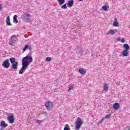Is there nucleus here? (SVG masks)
Wrapping results in <instances>:
<instances>
[{
	"label": "nucleus",
	"mask_w": 130,
	"mask_h": 130,
	"mask_svg": "<svg viewBox=\"0 0 130 130\" xmlns=\"http://www.w3.org/2000/svg\"><path fill=\"white\" fill-rule=\"evenodd\" d=\"M31 55H32V53H28L25 57L22 58V62H24V63H26L29 65L30 63L33 61V58H32Z\"/></svg>",
	"instance_id": "nucleus-1"
},
{
	"label": "nucleus",
	"mask_w": 130,
	"mask_h": 130,
	"mask_svg": "<svg viewBox=\"0 0 130 130\" xmlns=\"http://www.w3.org/2000/svg\"><path fill=\"white\" fill-rule=\"evenodd\" d=\"M31 14H30V12L29 11L26 12H24V14L21 16V19L25 21L26 23H29L31 22Z\"/></svg>",
	"instance_id": "nucleus-2"
},
{
	"label": "nucleus",
	"mask_w": 130,
	"mask_h": 130,
	"mask_svg": "<svg viewBox=\"0 0 130 130\" xmlns=\"http://www.w3.org/2000/svg\"><path fill=\"white\" fill-rule=\"evenodd\" d=\"M82 124L83 121L80 117H78L75 123V130H79Z\"/></svg>",
	"instance_id": "nucleus-3"
},
{
	"label": "nucleus",
	"mask_w": 130,
	"mask_h": 130,
	"mask_svg": "<svg viewBox=\"0 0 130 130\" xmlns=\"http://www.w3.org/2000/svg\"><path fill=\"white\" fill-rule=\"evenodd\" d=\"M18 40V38L16 35H12L9 40V44L11 46H14L15 45V42Z\"/></svg>",
	"instance_id": "nucleus-4"
},
{
	"label": "nucleus",
	"mask_w": 130,
	"mask_h": 130,
	"mask_svg": "<svg viewBox=\"0 0 130 130\" xmlns=\"http://www.w3.org/2000/svg\"><path fill=\"white\" fill-rule=\"evenodd\" d=\"M22 68L19 72L20 75H22V74L25 72V71L27 70V68H28L29 64H27L26 63H24V62H22Z\"/></svg>",
	"instance_id": "nucleus-5"
},
{
	"label": "nucleus",
	"mask_w": 130,
	"mask_h": 130,
	"mask_svg": "<svg viewBox=\"0 0 130 130\" xmlns=\"http://www.w3.org/2000/svg\"><path fill=\"white\" fill-rule=\"evenodd\" d=\"M10 66H11V63H10V60L9 59L4 60L2 63V67H3L4 69H9Z\"/></svg>",
	"instance_id": "nucleus-6"
},
{
	"label": "nucleus",
	"mask_w": 130,
	"mask_h": 130,
	"mask_svg": "<svg viewBox=\"0 0 130 130\" xmlns=\"http://www.w3.org/2000/svg\"><path fill=\"white\" fill-rule=\"evenodd\" d=\"M45 107L48 110H51L52 107H53V104H52V102H48L46 103Z\"/></svg>",
	"instance_id": "nucleus-7"
},
{
	"label": "nucleus",
	"mask_w": 130,
	"mask_h": 130,
	"mask_svg": "<svg viewBox=\"0 0 130 130\" xmlns=\"http://www.w3.org/2000/svg\"><path fill=\"white\" fill-rule=\"evenodd\" d=\"M7 119L9 121V123H14V121H15L14 115H9Z\"/></svg>",
	"instance_id": "nucleus-8"
},
{
	"label": "nucleus",
	"mask_w": 130,
	"mask_h": 130,
	"mask_svg": "<svg viewBox=\"0 0 130 130\" xmlns=\"http://www.w3.org/2000/svg\"><path fill=\"white\" fill-rule=\"evenodd\" d=\"M18 64H19V62H15V63H13L12 64V67H11V69H12V70H18Z\"/></svg>",
	"instance_id": "nucleus-9"
},
{
	"label": "nucleus",
	"mask_w": 130,
	"mask_h": 130,
	"mask_svg": "<svg viewBox=\"0 0 130 130\" xmlns=\"http://www.w3.org/2000/svg\"><path fill=\"white\" fill-rule=\"evenodd\" d=\"M113 108L115 110H118L119 108H120V105L118 103H115L113 105Z\"/></svg>",
	"instance_id": "nucleus-10"
},
{
	"label": "nucleus",
	"mask_w": 130,
	"mask_h": 130,
	"mask_svg": "<svg viewBox=\"0 0 130 130\" xmlns=\"http://www.w3.org/2000/svg\"><path fill=\"white\" fill-rule=\"evenodd\" d=\"M74 0H70L68 1V3L67 4V7L68 8H71L74 6Z\"/></svg>",
	"instance_id": "nucleus-11"
},
{
	"label": "nucleus",
	"mask_w": 130,
	"mask_h": 130,
	"mask_svg": "<svg viewBox=\"0 0 130 130\" xmlns=\"http://www.w3.org/2000/svg\"><path fill=\"white\" fill-rule=\"evenodd\" d=\"M110 114H108L105 117H103L102 119L100 121V123H102V122H103V121H104V119H108V118H110Z\"/></svg>",
	"instance_id": "nucleus-12"
},
{
	"label": "nucleus",
	"mask_w": 130,
	"mask_h": 130,
	"mask_svg": "<svg viewBox=\"0 0 130 130\" xmlns=\"http://www.w3.org/2000/svg\"><path fill=\"white\" fill-rule=\"evenodd\" d=\"M113 26L114 27H118L119 26L118 22H117V18L116 17L114 18V21L113 24Z\"/></svg>",
	"instance_id": "nucleus-13"
},
{
	"label": "nucleus",
	"mask_w": 130,
	"mask_h": 130,
	"mask_svg": "<svg viewBox=\"0 0 130 130\" xmlns=\"http://www.w3.org/2000/svg\"><path fill=\"white\" fill-rule=\"evenodd\" d=\"M0 125L1 126H2V127H4V128H6V127L8 126V124L6 123V122L5 121H2L1 122Z\"/></svg>",
	"instance_id": "nucleus-14"
},
{
	"label": "nucleus",
	"mask_w": 130,
	"mask_h": 130,
	"mask_svg": "<svg viewBox=\"0 0 130 130\" xmlns=\"http://www.w3.org/2000/svg\"><path fill=\"white\" fill-rule=\"evenodd\" d=\"M6 25L7 26H11V21L10 20V16H8L6 18Z\"/></svg>",
	"instance_id": "nucleus-15"
},
{
	"label": "nucleus",
	"mask_w": 130,
	"mask_h": 130,
	"mask_svg": "<svg viewBox=\"0 0 130 130\" xmlns=\"http://www.w3.org/2000/svg\"><path fill=\"white\" fill-rule=\"evenodd\" d=\"M128 50H124L122 52V54L123 55V56H127V55H128Z\"/></svg>",
	"instance_id": "nucleus-16"
},
{
	"label": "nucleus",
	"mask_w": 130,
	"mask_h": 130,
	"mask_svg": "<svg viewBox=\"0 0 130 130\" xmlns=\"http://www.w3.org/2000/svg\"><path fill=\"white\" fill-rule=\"evenodd\" d=\"M17 18H18V16L16 15H14L13 17V22L14 23H15V24H18V22H19L18 21Z\"/></svg>",
	"instance_id": "nucleus-17"
},
{
	"label": "nucleus",
	"mask_w": 130,
	"mask_h": 130,
	"mask_svg": "<svg viewBox=\"0 0 130 130\" xmlns=\"http://www.w3.org/2000/svg\"><path fill=\"white\" fill-rule=\"evenodd\" d=\"M9 60L10 61V62L11 64L13 63H16V58L15 57H11L9 59Z\"/></svg>",
	"instance_id": "nucleus-18"
},
{
	"label": "nucleus",
	"mask_w": 130,
	"mask_h": 130,
	"mask_svg": "<svg viewBox=\"0 0 130 130\" xmlns=\"http://www.w3.org/2000/svg\"><path fill=\"white\" fill-rule=\"evenodd\" d=\"M58 2L59 6H62L64 3H66V0H57Z\"/></svg>",
	"instance_id": "nucleus-19"
},
{
	"label": "nucleus",
	"mask_w": 130,
	"mask_h": 130,
	"mask_svg": "<svg viewBox=\"0 0 130 130\" xmlns=\"http://www.w3.org/2000/svg\"><path fill=\"white\" fill-rule=\"evenodd\" d=\"M108 34H111V35H114V34H115V31H114V29H110L108 32Z\"/></svg>",
	"instance_id": "nucleus-20"
},
{
	"label": "nucleus",
	"mask_w": 130,
	"mask_h": 130,
	"mask_svg": "<svg viewBox=\"0 0 130 130\" xmlns=\"http://www.w3.org/2000/svg\"><path fill=\"white\" fill-rule=\"evenodd\" d=\"M78 72L81 75H85V74H86V71L84 70V69H79Z\"/></svg>",
	"instance_id": "nucleus-21"
},
{
	"label": "nucleus",
	"mask_w": 130,
	"mask_h": 130,
	"mask_svg": "<svg viewBox=\"0 0 130 130\" xmlns=\"http://www.w3.org/2000/svg\"><path fill=\"white\" fill-rule=\"evenodd\" d=\"M123 47L125 49V50H128L129 49V46H128V44H124L123 45Z\"/></svg>",
	"instance_id": "nucleus-22"
},
{
	"label": "nucleus",
	"mask_w": 130,
	"mask_h": 130,
	"mask_svg": "<svg viewBox=\"0 0 130 130\" xmlns=\"http://www.w3.org/2000/svg\"><path fill=\"white\" fill-rule=\"evenodd\" d=\"M104 90L105 91H108V86L107 83H105L104 85Z\"/></svg>",
	"instance_id": "nucleus-23"
},
{
	"label": "nucleus",
	"mask_w": 130,
	"mask_h": 130,
	"mask_svg": "<svg viewBox=\"0 0 130 130\" xmlns=\"http://www.w3.org/2000/svg\"><path fill=\"white\" fill-rule=\"evenodd\" d=\"M67 5H68V4L66 3L65 4L62 5L61 7V9H64V10H67V9H68V7H67Z\"/></svg>",
	"instance_id": "nucleus-24"
},
{
	"label": "nucleus",
	"mask_w": 130,
	"mask_h": 130,
	"mask_svg": "<svg viewBox=\"0 0 130 130\" xmlns=\"http://www.w3.org/2000/svg\"><path fill=\"white\" fill-rule=\"evenodd\" d=\"M107 6L105 5L104 6L102 7V9L104 11H105L106 12H107V11H108V9H107Z\"/></svg>",
	"instance_id": "nucleus-25"
},
{
	"label": "nucleus",
	"mask_w": 130,
	"mask_h": 130,
	"mask_svg": "<svg viewBox=\"0 0 130 130\" xmlns=\"http://www.w3.org/2000/svg\"><path fill=\"white\" fill-rule=\"evenodd\" d=\"M28 48H29V45H25V46L23 49V51H26V50H27Z\"/></svg>",
	"instance_id": "nucleus-26"
},
{
	"label": "nucleus",
	"mask_w": 130,
	"mask_h": 130,
	"mask_svg": "<svg viewBox=\"0 0 130 130\" xmlns=\"http://www.w3.org/2000/svg\"><path fill=\"white\" fill-rule=\"evenodd\" d=\"M42 122H43V121H42V120H38L36 121V123H39V124H41Z\"/></svg>",
	"instance_id": "nucleus-27"
},
{
	"label": "nucleus",
	"mask_w": 130,
	"mask_h": 130,
	"mask_svg": "<svg viewBox=\"0 0 130 130\" xmlns=\"http://www.w3.org/2000/svg\"><path fill=\"white\" fill-rule=\"evenodd\" d=\"M46 61H51V57H47L46 59Z\"/></svg>",
	"instance_id": "nucleus-28"
},
{
	"label": "nucleus",
	"mask_w": 130,
	"mask_h": 130,
	"mask_svg": "<svg viewBox=\"0 0 130 130\" xmlns=\"http://www.w3.org/2000/svg\"><path fill=\"white\" fill-rule=\"evenodd\" d=\"M120 42H122V43H124V42H125V40H124V39L123 38H122L121 39Z\"/></svg>",
	"instance_id": "nucleus-29"
},
{
	"label": "nucleus",
	"mask_w": 130,
	"mask_h": 130,
	"mask_svg": "<svg viewBox=\"0 0 130 130\" xmlns=\"http://www.w3.org/2000/svg\"><path fill=\"white\" fill-rule=\"evenodd\" d=\"M72 89H74V87L70 86L69 88V91H71Z\"/></svg>",
	"instance_id": "nucleus-30"
},
{
	"label": "nucleus",
	"mask_w": 130,
	"mask_h": 130,
	"mask_svg": "<svg viewBox=\"0 0 130 130\" xmlns=\"http://www.w3.org/2000/svg\"><path fill=\"white\" fill-rule=\"evenodd\" d=\"M117 41H120V42L121 39L120 38H117Z\"/></svg>",
	"instance_id": "nucleus-31"
},
{
	"label": "nucleus",
	"mask_w": 130,
	"mask_h": 130,
	"mask_svg": "<svg viewBox=\"0 0 130 130\" xmlns=\"http://www.w3.org/2000/svg\"><path fill=\"white\" fill-rule=\"evenodd\" d=\"M29 50H32V47H30L28 48Z\"/></svg>",
	"instance_id": "nucleus-32"
},
{
	"label": "nucleus",
	"mask_w": 130,
	"mask_h": 130,
	"mask_svg": "<svg viewBox=\"0 0 130 130\" xmlns=\"http://www.w3.org/2000/svg\"><path fill=\"white\" fill-rule=\"evenodd\" d=\"M3 9V7H2V5L0 4V10Z\"/></svg>",
	"instance_id": "nucleus-33"
},
{
	"label": "nucleus",
	"mask_w": 130,
	"mask_h": 130,
	"mask_svg": "<svg viewBox=\"0 0 130 130\" xmlns=\"http://www.w3.org/2000/svg\"><path fill=\"white\" fill-rule=\"evenodd\" d=\"M127 130H130V126L128 127V129Z\"/></svg>",
	"instance_id": "nucleus-34"
},
{
	"label": "nucleus",
	"mask_w": 130,
	"mask_h": 130,
	"mask_svg": "<svg viewBox=\"0 0 130 130\" xmlns=\"http://www.w3.org/2000/svg\"><path fill=\"white\" fill-rule=\"evenodd\" d=\"M79 1V2H82V1H83V0H78Z\"/></svg>",
	"instance_id": "nucleus-35"
},
{
	"label": "nucleus",
	"mask_w": 130,
	"mask_h": 130,
	"mask_svg": "<svg viewBox=\"0 0 130 130\" xmlns=\"http://www.w3.org/2000/svg\"><path fill=\"white\" fill-rule=\"evenodd\" d=\"M0 130H3V129H0Z\"/></svg>",
	"instance_id": "nucleus-36"
}]
</instances>
